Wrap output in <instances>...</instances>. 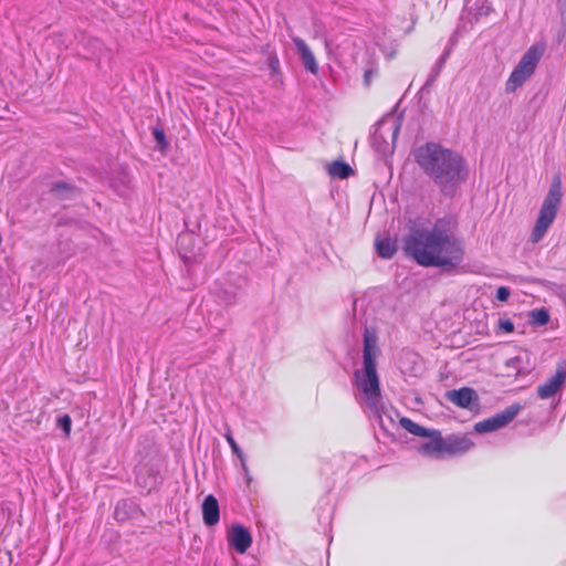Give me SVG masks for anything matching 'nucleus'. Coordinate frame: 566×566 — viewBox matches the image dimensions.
Wrapping results in <instances>:
<instances>
[{
    "label": "nucleus",
    "mask_w": 566,
    "mask_h": 566,
    "mask_svg": "<svg viewBox=\"0 0 566 566\" xmlns=\"http://www.w3.org/2000/svg\"><path fill=\"white\" fill-rule=\"evenodd\" d=\"M224 438L228 441V443H229L233 454H235L240 459L243 471L245 473H248V467H247V463H245L244 454H243L242 450L240 449V447L238 446V443L235 442V440L232 437L231 432L230 431L227 432L224 434Z\"/></svg>",
    "instance_id": "obj_23"
},
{
    "label": "nucleus",
    "mask_w": 566,
    "mask_h": 566,
    "mask_svg": "<svg viewBox=\"0 0 566 566\" xmlns=\"http://www.w3.org/2000/svg\"><path fill=\"white\" fill-rule=\"evenodd\" d=\"M429 441L422 443L419 447V452L422 455L432 457L436 459H440L444 457V440L441 433L437 430L429 431Z\"/></svg>",
    "instance_id": "obj_13"
},
{
    "label": "nucleus",
    "mask_w": 566,
    "mask_h": 566,
    "mask_svg": "<svg viewBox=\"0 0 566 566\" xmlns=\"http://www.w3.org/2000/svg\"><path fill=\"white\" fill-rule=\"evenodd\" d=\"M375 247L378 255L382 259H391L397 251V244L390 238L377 239Z\"/></svg>",
    "instance_id": "obj_18"
},
{
    "label": "nucleus",
    "mask_w": 566,
    "mask_h": 566,
    "mask_svg": "<svg viewBox=\"0 0 566 566\" xmlns=\"http://www.w3.org/2000/svg\"><path fill=\"white\" fill-rule=\"evenodd\" d=\"M380 354L377 333L371 328H365L363 346V367L354 371V384L357 389V400L364 412L379 427L387 431L384 419V406L379 377L377 374V358Z\"/></svg>",
    "instance_id": "obj_3"
},
{
    "label": "nucleus",
    "mask_w": 566,
    "mask_h": 566,
    "mask_svg": "<svg viewBox=\"0 0 566 566\" xmlns=\"http://www.w3.org/2000/svg\"><path fill=\"white\" fill-rule=\"evenodd\" d=\"M292 42L297 51V54L304 69L312 74H317L318 64L306 42L298 36L293 38Z\"/></svg>",
    "instance_id": "obj_14"
},
{
    "label": "nucleus",
    "mask_w": 566,
    "mask_h": 566,
    "mask_svg": "<svg viewBox=\"0 0 566 566\" xmlns=\"http://www.w3.org/2000/svg\"><path fill=\"white\" fill-rule=\"evenodd\" d=\"M266 64H268V67L272 75L281 74L280 60H279L276 53L272 52L269 54Z\"/></svg>",
    "instance_id": "obj_25"
},
{
    "label": "nucleus",
    "mask_w": 566,
    "mask_h": 566,
    "mask_svg": "<svg viewBox=\"0 0 566 566\" xmlns=\"http://www.w3.org/2000/svg\"><path fill=\"white\" fill-rule=\"evenodd\" d=\"M32 199L29 198L27 195H20L17 199V205L20 209L27 210L31 207Z\"/></svg>",
    "instance_id": "obj_31"
},
{
    "label": "nucleus",
    "mask_w": 566,
    "mask_h": 566,
    "mask_svg": "<svg viewBox=\"0 0 566 566\" xmlns=\"http://www.w3.org/2000/svg\"><path fill=\"white\" fill-rule=\"evenodd\" d=\"M566 381V361L557 364L555 374L544 384L537 387V395L541 399L554 397Z\"/></svg>",
    "instance_id": "obj_9"
},
{
    "label": "nucleus",
    "mask_w": 566,
    "mask_h": 566,
    "mask_svg": "<svg viewBox=\"0 0 566 566\" xmlns=\"http://www.w3.org/2000/svg\"><path fill=\"white\" fill-rule=\"evenodd\" d=\"M71 424L72 421L69 415H63L57 419V426L64 431L65 436L70 434Z\"/></svg>",
    "instance_id": "obj_28"
},
{
    "label": "nucleus",
    "mask_w": 566,
    "mask_h": 566,
    "mask_svg": "<svg viewBox=\"0 0 566 566\" xmlns=\"http://www.w3.org/2000/svg\"><path fill=\"white\" fill-rule=\"evenodd\" d=\"M52 44L56 45L54 54L59 55L63 49H73L78 56L86 60L98 57L103 49V43L99 39L84 32L53 34L45 39L43 46L49 48Z\"/></svg>",
    "instance_id": "obj_4"
},
{
    "label": "nucleus",
    "mask_w": 566,
    "mask_h": 566,
    "mask_svg": "<svg viewBox=\"0 0 566 566\" xmlns=\"http://www.w3.org/2000/svg\"><path fill=\"white\" fill-rule=\"evenodd\" d=\"M399 423L400 426L407 430L408 432H410L411 434L413 436H417V437H427L429 436V430L421 427L420 424L413 422L411 419L407 418V417H401L400 420H399Z\"/></svg>",
    "instance_id": "obj_21"
},
{
    "label": "nucleus",
    "mask_w": 566,
    "mask_h": 566,
    "mask_svg": "<svg viewBox=\"0 0 566 566\" xmlns=\"http://www.w3.org/2000/svg\"><path fill=\"white\" fill-rule=\"evenodd\" d=\"M153 136L157 143L159 150L165 151L169 146L165 132L161 128L155 127L153 129Z\"/></svg>",
    "instance_id": "obj_24"
},
{
    "label": "nucleus",
    "mask_w": 566,
    "mask_h": 566,
    "mask_svg": "<svg viewBox=\"0 0 566 566\" xmlns=\"http://www.w3.org/2000/svg\"><path fill=\"white\" fill-rule=\"evenodd\" d=\"M497 327L500 331L509 334L514 331V323L510 318L500 317L497 322Z\"/></svg>",
    "instance_id": "obj_27"
},
{
    "label": "nucleus",
    "mask_w": 566,
    "mask_h": 566,
    "mask_svg": "<svg viewBox=\"0 0 566 566\" xmlns=\"http://www.w3.org/2000/svg\"><path fill=\"white\" fill-rule=\"evenodd\" d=\"M160 470L157 465H144L136 472V483L148 491L161 483Z\"/></svg>",
    "instance_id": "obj_12"
},
{
    "label": "nucleus",
    "mask_w": 566,
    "mask_h": 566,
    "mask_svg": "<svg viewBox=\"0 0 566 566\" xmlns=\"http://www.w3.org/2000/svg\"><path fill=\"white\" fill-rule=\"evenodd\" d=\"M532 317L537 325H545L549 321V315L545 310H535L532 312Z\"/></svg>",
    "instance_id": "obj_26"
},
{
    "label": "nucleus",
    "mask_w": 566,
    "mask_h": 566,
    "mask_svg": "<svg viewBox=\"0 0 566 566\" xmlns=\"http://www.w3.org/2000/svg\"><path fill=\"white\" fill-rule=\"evenodd\" d=\"M562 182L559 177H556L552 181L533 228L531 234V241L533 243L539 242L553 224L562 202Z\"/></svg>",
    "instance_id": "obj_5"
},
{
    "label": "nucleus",
    "mask_w": 566,
    "mask_h": 566,
    "mask_svg": "<svg viewBox=\"0 0 566 566\" xmlns=\"http://www.w3.org/2000/svg\"><path fill=\"white\" fill-rule=\"evenodd\" d=\"M545 51L546 43L544 41H537L526 50L506 82V92H514L534 74Z\"/></svg>",
    "instance_id": "obj_6"
},
{
    "label": "nucleus",
    "mask_w": 566,
    "mask_h": 566,
    "mask_svg": "<svg viewBox=\"0 0 566 566\" xmlns=\"http://www.w3.org/2000/svg\"><path fill=\"white\" fill-rule=\"evenodd\" d=\"M506 367L512 368L518 373L522 367V358L513 357V358L507 359Z\"/></svg>",
    "instance_id": "obj_32"
},
{
    "label": "nucleus",
    "mask_w": 566,
    "mask_h": 566,
    "mask_svg": "<svg viewBox=\"0 0 566 566\" xmlns=\"http://www.w3.org/2000/svg\"><path fill=\"white\" fill-rule=\"evenodd\" d=\"M138 511L139 507L136 503L130 500H122L115 507L114 517L119 522H124L133 517Z\"/></svg>",
    "instance_id": "obj_17"
},
{
    "label": "nucleus",
    "mask_w": 566,
    "mask_h": 566,
    "mask_svg": "<svg viewBox=\"0 0 566 566\" xmlns=\"http://www.w3.org/2000/svg\"><path fill=\"white\" fill-rule=\"evenodd\" d=\"M229 544L240 554H244L252 544V536L241 524H233L228 533Z\"/></svg>",
    "instance_id": "obj_11"
},
{
    "label": "nucleus",
    "mask_w": 566,
    "mask_h": 566,
    "mask_svg": "<svg viewBox=\"0 0 566 566\" xmlns=\"http://www.w3.org/2000/svg\"><path fill=\"white\" fill-rule=\"evenodd\" d=\"M405 254L426 268L452 271L464 260V243L450 218L438 219L431 228L412 226L402 240Z\"/></svg>",
    "instance_id": "obj_1"
},
{
    "label": "nucleus",
    "mask_w": 566,
    "mask_h": 566,
    "mask_svg": "<svg viewBox=\"0 0 566 566\" xmlns=\"http://www.w3.org/2000/svg\"><path fill=\"white\" fill-rule=\"evenodd\" d=\"M521 410L522 406L520 403H513L503 411L497 412L483 421L476 422L474 424V430L479 433L496 431L513 421Z\"/></svg>",
    "instance_id": "obj_8"
},
{
    "label": "nucleus",
    "mask_w": 566,
    "mask_h": 566,
    "mask_svg": "<svg viewBox=\"0 0 566 566\" xmlns=\"http://www.w3.org/2000/svg\"><path fill=\"white\" fill-rule=\"evenodd\" d=\"M328 174L332 177L345 179L349 177L350 174H353V169L347 163L336 160L328 166Z\"/></svg>",
    "instance_id": "obj_20"
},
{
    "label": "nucleus",
    "mask_w": 566,
    "mask_h": 566,
    "mask_svg": "<svg viewBox=\"0 0 566 566\" xmlns=\"http://www.w3.org/2000/svg\"><path fill=\"white\" fill-rule=\"evenodd\" d=\"M415 160L423 174L446 197H454L469 177L465 159L438 143H426L415 151Z\"/></svg>",
    "instance_id": "obj_2"
},
{
    "label": "nucleus",
    "mask_w": 566,
    "mask_h": 566,
    "mask_svg": "<svg viewBox=\"0 0 566 566\" xmlns=\"http://www.w3.org/2000/svg\"><path fill=\"white\" fill-rule=\"evenodd\" d=\"M511 295V291L506 286H500L496 290V300L500 302H506Z\"/></svg>",
    "instance_id": "obj_30"
},
{
    "label": "nucleus",
    "mask_w": 566,
    "mask_h": 566,
    "mask_svg": "<svg viewBox=\"0 0 566 566\" xmlns=\"http://www.w3.org/2000/svg\"><path fill=\"white\" fill-rule=\"evenodd\" d=\"M51 190L60 199H73L78 196L76 187L63 181L53 184Z\"/></svg>",
    "instance_id": "obj_19"
},
{
    "label": "nucleus",
    "mask_w": 566,
    "mask_h": 566,
    "mask_svg": "<svg viewBox=\"0 0 566 566\" xmlns=\"http://www.w3.org/2000/svg\"><path fill=\"white\" fill-rule=\"evenodd\" d=\"M449 54H450V50L447 49L444 50V52L441 54V56L437 60L434 66L432 67L429 76H428V80L426 82V86L430 85L432 82H434L437 80V77L440 75L442 69L444 67V64L449 57Z\"/></svg>",
    "instance_id": "obj_22"
},
{
    "label": "nucleus",
    "mask_w": 566,
    "mask_h": 566,
    "mask_svg": "<svg viewBox=\"0 0 566 566\" xmlns=\"http://www.w3.org/2000/svg\"><path fill=\"white\" fill-rule=\"evenodd\" d=\"M446 398L460 408L472 410L479 407V396L469 387L450 390L446 394Z\"/></svg>",
    "instance_id": "obj_10"
},
{
    "label": "nucleus",
    "mask_w": 566,
    "mask_h": 566,
    "mask_svg": "<svg viewBox=\"0 0 566 566\" xmlns=\"http://www.w3.org/2000/svg\"><path fill=\"white\" fill-rule=\"evenodd\" d=\"M220 301L227 306L233 305L237 302V294L233 291H223Z\"/></svg>",
    "instance_id": "obj_29"
},
{
    "label": "nucleus",
    "mask_w": 566,
    "mask_h": 566,
    "mask_svg": "<svg viewBox=\"0 0 566 566\" xmlns=\"http://www.w3.org/2000/svg\"><path fill=\"white\" fill-rule=\"evenodd\" d=\"M444 440V454L453 455V454H462L474 446L472 440L468 438L467 436H458V434H451L446 438Z\"/></svg>",
    "instance_id": "obj_15"
},
{
    "label": "nucleus",
    "mask_w": 566,
    "mask_h": 566,
    "mask_svg": "<svg viewBox=\"0 0 566 566\" xmlns=\"http://www.w3.org/2000/svg\"><path fill=\"white\" fill-rule=\"evenodd\" d=\"M202 518L207 526L216 525L220 520V509L217 499L209 494L202 502Z\"/></svg>",
    "instance_id": "obj_16"
},
{
    "label": "nucleus",
    "mask_w": 566,
    "mask_h": 566,
    "mask_svg": "<svg viewBox=\"0 0 566 566\" xmlns=\"http://www.w3.org/2000/svg\"><path fill=\"white\" fill-rule=\"evenodd\" d=\"M399 130L400 123L396 118L379 120L371 135L374 149L380 155L392 153Z\"/></svg>",
    "instance_id": "obj_7"
},
{
    "label": "nucleus",
    "mask_w": 566,
    "mask_h": 566,
    "mask_svg": "<svg viewBox=\"0 0 566 566\" xmlns=\"http://www.w3.org/2000/svg\"><path fill=\"white\" fill-rule=\"evenodd\" d=\"M227 325H228V318H226V319H224V323H223L222 325L217 326V328H218L220 332H222V331H224V328L227 327Z\"/></svg>",
    "instance_id": "obj_33"
}]
</instances>
